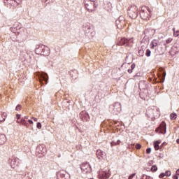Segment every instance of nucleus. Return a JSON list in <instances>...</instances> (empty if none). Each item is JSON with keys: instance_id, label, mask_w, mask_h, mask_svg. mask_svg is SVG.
<instances>
[{"instance_id": "1", "label": "nucleus", "mask_w": 179, "mask_h": 179, "mask_svg": "<svg viewBox=\"0 0 179 179\" xmlns=\"http://www.w3.org/2000/svg\"><path fill=\"white\" fill-rule=\"evenodd\" d=\"M151 9L148 6H143L140 11V17L144 20H148L151 17Z\"/></svg>"}, {"instance_id": "2", "label": "nucleus", "mask_w": 179, "mask_h": 179, "mask_svg": "<svg viewBox=\"0 0 179 179\" xmlns=\"http://www.w3.org/2000/svg\"><path fill=\"white\" fill-rule=\"evenodd\" d=\"M35 51L37 55H41L43 56H48L49 55V50H48V48H45L43 45L37 46Z\"/></svg>"}, {"instance_id": "3", "label": "nucleus", "mask_w": 179, "mask_h": 179, "mask_svg": "<svg viewBox=\"0 0 179 179\" xmlns=\"http://www.w3.org/2000/svg\"><path fill=\"white\" fill-rule=\"evenodd\" d=\"M134 43V38H121L118 43V45H124V46H131V43Z\"/></svg>"}, {"instance_id": "4", "label": "nucleus", "mask_w": 179, "mask_h": 179, "mask_svg": "<svg viewBox=\"0 0 179 179\" xmlns=\"http://www.w3.org/2000/svg\"><path fill=\"white\" fill-rule=\"evenodd\" d=\"M138 8L136 6H131L129 9H128V15L129 17L134 20L137 17L138 15Z\"/></svg>"}, {"instance_id": "5", "label": "nucleus", "mask_w": 179, "mask_h": 179, "mask_svg": "<svg viewBox=\"0 0 179 179\" xmlns=\"http://www.w3.org/2000/svg\"><path fill=\"white\" fill-rule=\"evenodd\" d=\"M36 76H38L39 82H41V83L42 85H44V83H43V81L45 82V84L48 83V74L42 72V73H36Z\"/></svg>"}, {"instance_id": "6", "label": "nucleus", "mask_w": 179, "mask_h": 179, "mask_svg": "<svg viewBox=\"0 0 179 179\" xmlns=\"http://www.w3.org/2000/svg\"><path fill=\"white\" fill-rule=\"evenodd\" d=\"M110 109H113L112 113L115 115H118L122 111L121 103L116 102L114 105L110 106Z\"/></svg>"}, {"instance_id": "7", "label": "nucleus", "mask_w": 179, "mask_h": 179, "mask_svg": "<svg viewBox=\"0 0 179 179\" xmlns=\"http://www.w3.org/2000/svg\"><path fill=\"white\" fill-rule=\"evenodd\" d=\"M80 170L84 174H86L92 171V168L90 167L89 163L86 162L81 164Z\"/></svg>"}, {"instance_id": "8", "label": "nucleus", "mask_w": 179, "mask_h": 179, "mask_svg": "<svg viewBox=\"0 0 179 179\" xmlns=\"http://www.w3.org/2000/svg\"><path fill=\"white\" fill-rule=\"evenodd\" d=\"M85 6L87 10H88L90 12H92L96 8H97V6L95 3V1H89V2H84Z\"/></svg>"}, {"instance_id": "9", "label": "nucleus", "mask_w": 179, "mask_h": 179, "mask_svg": "<svg viewBox=\"0 0 179 179\" xmlns=\"http://www.w3.org/2000/svg\"><path fill=\"white\" fill-rule=\"evenodd\" d=\"M115 24L119 29H122L125 24L124 17L123 16L119 17L118 20L115 21Z\"/></svg>"}, {"instance_id": "10", "label": "nucleus", "mask_w": 179, "mask_h": 179, "mask_svg": "<svg viewBox=\"0 0 179 179\" xmlns=\"http://www.w3.org/2000/svg\"><path fill=\"white\" fill-rule=\"evenodd\" d=\"M157 131H159L160 134H166V123L164 122H162L159 126V127H158V129L156 130Z\"/></svg>"}, {"instance_id": "11", "label": "nucleus", "mask_w": 179, "mask_h": 179, "mask_svg": "<svg viewBox=\"0 0 179 179\" xmlns=\"http://www.w3.org/2000/svg\"><path fill=\"white\" fill-rule=\"evenodd\" d=\"M106 152L101 150H97L96 151V157L99 160H103L106 158Z\"/></svg>"}, {"instance_id": "12", "label": "nucleus", "mask_w": 179, "mask_h": 179, "mask_svg": "<svg viewBox=\"0 0 179 179\" xmlns=\"http://www.w3.org/2000/svg\"><path fill=\"white\" fill-rule=\"evenodd\" d=\"M110 172L109 171H103L101 172L100 175H99V178L101 179H108V178H110Z\"/></svg>"}, {"instance_id": "13", "label": "nucleus", "mask_w": 179, "mask_h": 179, "mask_svg": "<svg viewBox=\"0 0 179 179\" xmlns=\"http://www.w3.org/2000/svg\"><path fill=\"white\" fill-rule=\"evenodd\" d=\"M7 117L6 113L0 111V123L3 122Z\"/></svg>"}, {"instance_id": "14", "label": "nucleus", "mask_w": 179, "mask_h": 179, "mask_svg": "<svg viewBox=\"0 0 179 179\" xmlns=\"http://www.w3.org/2000/svg\"><path fill=\"white\" fill-rule=\"evenodd\" d=\"M6 141V136L4 134H0V145H4Z\"/></svg>"}, {"instance_id": "15", "label": "nucleus", "mask_w": 179, "mask_h": 179, "mask_svg": "<svg viewBox=\"0 0 179 179\" xmlns=\"http://www.w3.org/2000/svg\"><path fill=\"white\" fill-rule=\"evenodd\" d=\"M26 54H27V55H29L28 50H26V49H25V50H22L20 51V57H23L24 59H25V58H26Z\"/></svg>"}, {"instance_id": "16", "label": "nucleus", "mask_w": 179, "mask_h": 179, "mask_svg": "<svg viewBox=\"0 0 179 179\" xmlns=\"http://www.w3.org/2000/svg\"><path fill=\"white\" fill-rule=\"evenodd\" d=\"M138 87L140 90H145L146 88V83L145 81H141L138 84Z\"/></svg>"}, {"instance_id": "17", "label": "nucleus", "mask_w": 179, "mask_h": 179, "mask_svg": "<svg viewBox=\"0 0 179 179\" xmlns=\"http://www.w3.org/2000/svg\"><path fill=\"white\" fill-rule=\"evenodd\" d=\"M4 3L10 4V5H17L15 0H4Z\"/></svg>"}, {"instance_id": "18", "label": "nucleus", "mask_w": 179, "mask_h": 179, "mask_svg": "<svg viewBox=\"0 0 179 179\" xmlns=\"http://www.w3.org/2000/svg\"><path fill=\"white\" fill-rule=\"evenodd\" d=\"M17 122L18 124H22V125H24L25 127H27V125H28L27 122H26L24 118H22L20 121L17 120Z\"/></svg>"}, {"instance_id": "19", "label": "nucleus", "mask_w": 179, "mask_h": 179, "mask_svg": "<svg viewBox=\"0 0 179 179\" xmlns=\"http://www.w3.org/2000/svg\"><path fill=\"white\" fill-rule=\"evenodd\" d=\"M17 160H18V159H14L12 160L11 166L13 169H15L16 167V166H18V164H16Z\"/></svg>"}, {"instance_id": "20", "label": "nucleus", "mask_w": 179, "mask_h": 179, "mask_svg": "<svg viewBox=\"0 0 179 179\" xmlns=\"http://www.w3.org/2000/svg\"><path fill=\"white\" fill-rule=\"evenodd\" d=\"M150 46V48H151V49H154L155 47H157V42L155 41L151 42Z\"/></svg>"}, {"instance_id": "21", "label": "nucleus", "mask_w": 179, "mask_h": 179, "mask_svg": "<svg viewBox=\"0 0 179 179\" xmlns=\"http://www.w3.org/2000/svg\"><path fill=\"white\" fill-rule=\"evenodd\" d=\"M159 142H158V141H155V142L154 143V148H155V150H158L159 149Z\"/></svg>"}, {"instance_id": "22", "label": "nucleus", "mask_w": 179, "mask_h": 179, "mask_svg": "<svg viewBox=\"0 0 179 179\" xmlns=\"http://www.w3.org/2000/svg\"><path fill=\"white\" fill-rule=\"evenodd\" d=\"M173 36L175 37H178L179 36V31H176V28H173Z\"/></svg>"}, {"instance_id": "23", "label": "nucleus", "mask_w": 179, "mask_h": 179, "mask_svg": "<svg viewBox=\"0 0 179 179\" xmlns=\"http://www.w3.org/2000/svg\"><path fill=\"white\" fill-rule=\"evenodd\" d=\"M145 56L147 57H150L151 56V50L149 49H147L146 52H145Z\"/></svg>"}, {"instance_id": "24", "label": "nucleus", "mask_w": 179, "mask_h": 179, "mask_svg": "<svg viewBox=\"0 0 179 179\" xmlns=\"http://www.w3.org/2000/svg\"><path fill=\"white\" fill-rule=\"evenodd\" d=\"M177 118V115L176 114V113H172L171 115V119L172 120H176Z\"/></svg>"}, {"instance_id": "25", "label": "nucleus", "mask_w": 179, "mask_h": 179, "mask_svg": "<svg viewBox=\"0 0 179 179\" xmlns=\"http://www.w3.org/2000/svg\"><path fill=\"white\" fill-rule=\"evenodd\" d=\"M150 171L152 172L157 171V166H152V167L150 168Z\"/></svg>"}, {"instance_id": "26", "label": "nucleus", "mask_w": 179, "mask_h": 179, "mask_svg": "<svg viewBox=\"0 0 179 179\" xmlns=\"http://www.w3.org/2000/svg\"><path fill=\"white\" fill-rule=\"evenodd\" d=\"M173 41L172 38H169L166 41V44H170Z\"/></svg>"}, {"instance_id": "27", "label": "nucleus", "mask_w": 179, "mask_h": 179, "mask_svg": "<svg viewBox=\"0 0 179 179\" xmlns=\"http://www.w3.org/2000/svg\"><path fill=\"white\" fill-rule=\"evenodd\" d=\"M164 175L167 177H169L171 176V172L170 171H166Z\"/></svg>"}, {"instance_id": "28", "label": "nucleus", "mask_w": 179, "mask_h": 179, "mask_svg": "<svg viewBox=\"0 0 179 179\" xmlns=\"http://www.w3.org/2000/svg\"><path fill=\"white\" fill-rule=\"evenodd\" d=\"M11 30V31H13V33H15L16 31L17 30V28H16L15 27H11V29H10Z\"/></svg>"}, {"instance_id": "29", "label": "nucleus", "mask_w": 179, "mask_h": 179, "mask_svg": "<svg viewBox=\"0 0 179 179\" xmlns=\"http://www.w3.org/2000/svg\"><path fill=\"white\" fill-rule=\"evenodd\" d=\"M36 127H37L38 129H41V128H42L41 123V122H38Z\"/></svg>"}, {"instance_id": "30", "label": "nucleus", "mask_w": 179, "mask_h": 179, "mask_svg": "<svg viewBox=\"0 0 179 179\" xmlns=\"http://www.w3.org/2000/svg\"><path fill=\"white\" fill-rule=\"evenodd\" d=\"M142 179H151L150 177H148L146 175H143L142 176Z\"/></svg>"}, {"instance_id": "31", "label": "nucleus", "mask_w": 179, "mask_h": 179, "mask_svg": "<svg viewBox=\"0 0 179 179\" xmlns=\"http://www.w3.org/2000/svg\"><path fill=\"white\" fill-rule=\"evenodd\" d=\"M21 110V105H17V108H15V110L19 111Z\"/></svg>"}, {"instance_id": "32", "label": "nucleus", "mask_w": 179, "mask_h": 179, "mask_svg": "<svg viewBox=\"0 0 179 179\" xmlns=\"http://www.w3.org/2000/svg\"><path fill=\"white\" fill-rule=\"evenodd\" d=\"M136 148L137 150H140V149L141 148V145L137 143V144L136 145Z\"/></svg>"}, {"instance_id": "33", "label": "nucleus", "mask_w": 179, "mask_h": 179, "mask_svg": "<svg viewBox=\"0 0 179 179\" xmlns=\"http://www.w3.org/2000/svg\"><path fill=\"white\" fill-rule=\"evenodd\" d=\"M15 3L16 5L19 4V3H21L22 2V0H14Z\"/></svg>"}, {"instance_id": "34", "label": "nucleus", "mask_w": 179, "mask_h": 179, "mask_svg": "<svg viewBox=\"0 0 179 179\" xmlns=\"http://www.w3.org/2000/svg\"><path fill=\"white\" fill-rule=\"evenodd\" d=\"M151 152H152L151 148H148L147 149V154L149 155V154L151 153Z\"/></svg>"}, {"instance_id": "35", "label": "nucleus", "mask_w": 179, "mask_h": 179, "mask_svg": "<svg viewBox=\"0 0 179 179\" xmlns=\"http://www.w3.org/2000/svg\"><path fill=\"white\" fill-rule=\"evenodd\" d=\"M117 145V143L115 141H112L110 142V146H114V145Z\"/></svg>"}, {"instance_id": "36", "label": "nucleus", "mask_w": 179, "mask_h": 179, "mask_svg": "<svg viewBox=\"0 0 179 179\" xmlns=\"http://www.w3.org/2000/svg\"><path fill=\"white\" fill-rule=\"evenodd\" d=\"M96 0H84V2H95Z\"/></svg>"}, {"instance_id": "37", "label": "nucleus", "mask_w": 179, "mask_h": 179, "mask_svg": "<svg viewBox=\"0 0 179 179\" xmlns=\"http://www.w3.org/2000/svg\"><path fill=\"white\" fill-rule=\"evenodd\" d=\"M166 175L164 174V173H162L160 175H159V178H163Z\"/></svg>"}, {"instance_id": "38", "label": "nucleus", "mask_w": 179, "mask_h": 179, "mask_svg": "<svg viewBox=\"0 0 179 179\" xmlns=\"http://www.w3.org/2000/svg\"><path fill=\"white\" fill-rule=\"evenodd\" d=\"M135 176V173L131 174L128 179H133Z\"/></svg>"}, {"instance_id": "39", "label": "nucleus", "mask_w": 179, "mask_h": 179, "mask_svg": "<svg viewBox=\"0 0 179 179\" xmlns=\"http://www.w3.org/2000/svg\"><path fill=\"white\" fill-rule=\"evenodd\" d=\"M134 69H135V64H132L131 66V69L134 70Z\"/></svg>"}, {"instance_id": "40", "label": "nucleus", "mask_w": 179, "mask_h": 179, "mask_svg": "<svg viewBox=\"0 0 179 179\" xmlns=\"http://www.w3.org/2000/svg\"><path fill=\"white\" fill-rule=\"evenodd\" d=\"M115 142H116V145L121 144V141H120V140H117V141H115Z\"/></svg>"}, {"instance_id": "41", "label": "nucleus", "mask_w": 179, "mask_h": 179, "mask_svg": "<svg viewBox=\"0 0 179 179\" xmlns=\"http://www.w3.org/2000/svg\"><path fill=\"white\" fill-rule=\"evenodd\" d=\"M127 72L129 73H132V69H128V70H127Z\"/></svg>"}, {"instance_id": "42", "label": "nucleus", "mask_w": 179, "mask_h": 179, "mask_svg": "<svg viewBox=\"0 0 179 179\" xmlns=\"http://www.w3.org/2000/svg\"><path fill=\"white\" fill-rule=\"evenodd\" d=\"M166 76V73H163L162 79L164 80Z\"/></svg>"}, {"instance_id": "43", "label": "nucleus", "mask_w": 179, "mask_h": 179, "mask_svg": "<svg viewBox=\"0 0 179 179\" xmlns=\"http://www.w3.org/2000/svg\"><path fill=\"white\" fill-rule=\"evenodd\" d=\"M28 123H29V124H34V122H33V120H28Z\"/></svg>"}, {"instance_id": "44", "label": "nucleus", "mask_w": 179, "mask_h": 179, "mask_svg": "<svg viewBox=\"0 0 179 179\" xmlns=\"http://www.w3.org/2000/svg\"><path fill=\"white\" fill-rule=\"evenodd\" d=\"M17 118L19 120V119H20L21 118V115H17Z\"/></svg>"}, {"instance_id": "45", "label": "nucleus", "mask_w": 179, "mask_h": 179, "mask_svg": "<svg viewBox=\"0 0 179 179\" xmlns=\"http://www.w3.org/2000/svg\"><path fill=\"white\" fill-rule=\"evenodd\" d=\"M31 119H33V120L35 121V122L38 121L37 118H36V117H31Z\"/></svg>"}, {"instance_id": "46", "label": "nucleus", "mask_w": 179, "mask_h": 179, "mask_svg": "<svg viewBox=\"0 0 179 179\" xmlns=\"http://www.w3.org/2000/svg\"><path fill=\"white\" fill-rule=\"evenodd\" d=\"M139 76H141L140 73H137L136 74V76H134V77H139Z\"/></svg>"}, {"instance_id": "47", "label": "nucleus", "mask_w": 179, "mask_h": 179, "mask_svg": "<svg viewBox=\"0 0 179 179\" xmlns=\"http://www.w3.org/2000/svg\"><path fill=\"white\" fill-rule=\"evenodd\" d=\"M173 179H178V177L177 176H173Z\"/></svg>"}, {"instance_id": "48", "label": "nucleus", "mask_w": 179, "mask_h": 179, "mask_svg": "<svg viewBox=\"0 0 179 179\" xmlns=\"http://www.w3.org/2000/svg\"><path fill=\"white\" fill-rule=\"evenodd\" d=\"M176 173L178 176H179V169L177 170Z\"/></svg>"}, {"instance_id": "49", "label": "nucleus", "mask_w": 179, "mask_h": 179, "mask_svg": "<svg viewBox=\"0 0 179 179\" xmlns=\"http://www.w3.org/2000/svg\"><path fill=\"white\" fill-rule=\"evenodd\" d=\"M41 149H43V146H39L38 150H41Z\"/></svg>"}, {"instance_id": "50", "label": "nucleus", "mask_w": 179, "mask_h": 179, "mask_svg": "<svg viewBox=\"0 0 179 179\" xmlns=\"http://www.w3.org/2000/svg\"><path fill=\"white\" fill-rule=\"evenodd\" d=\"M41 154H43V153H45V151H41Z\"/></svg>"}, {"instance_id": "51", "label": "nucleus", "mask_w": 179, "mask_h": 179, "mask_svg": "<svg viewBox=\"0 0 179 179\" xmlns=\"http://www.w3.org/2000/svg\"><path fill=\"white\" fill-rule=\"evenodd\" d=\"M177 143H178V144H179V139L177 140Z\"/></svg>"}, {"instance_id": "52", "label": "nucleus", "mask_w": 179, "mask_h": 179, "mask_svg": "<svg viewBox=\"0 0 179 179\" xmlns=\"http://www.w3.org/2000/svg\"><path fill=\"white\" fill-rule=\"evenodd\" d=\"M42 51V50H39V52H41Z\"/></svg>"}, {"instance_id": "53", "label": "nucleus", "mask_w": 179, "mask_h": 179, "mask_svg": "<svg viewBox=\"0 0 179 179\" xmlns=\"http://www.w3.org/2000/svg\"><path fill=\"white\" fill-rule=\"evenodd\" d=\"M64 176H62V178H64Z\"/></svg>"}, {"instance_id": "54", "label": "nucleus", "mask_w": 179, "mask_h": 179, "mask_svg": "<svg viewBox=\"0 0 179 179\" xmlns=\"http://www.w3.org/2000/svg\"><path fill=\"white\" fill-rule=\"evenodd\" d=\"M90 179H94V178H90Z\"/></svg>"}]
</instances>
